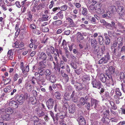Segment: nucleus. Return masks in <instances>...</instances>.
Masks as SVG:
<instances>
[{"mask_svg": "<svg viewBox=\"0 0 125 125\" xmlns=\"http://www.w3.org/2000/svg\"><path fill=\"white\" fill-rule=\"evenodd\" d=\"M80 26L82 28H84L87 30H89V28L88 27H87V26L86 25L83 24H82L80 25Z\"/></svg>", "mask_w": 125, "mask_h": 125, "instance_id": "obj_52", "label": "nucleus"}, {"mask_svg": "<svg viewBox=\"0 0 125 125\" xmlns=\"http://www.w3.org/2000/svg\"><path fill=\"white\" fill-rule=\"evenodd\" d=\"M97 40L98 42L100 45H102L103 44L104 42V39L102 36L100 35L97 38Z\"/></svg>", "mask_w": 125, "mask_h": 125, "instance_id": "obj_19", "label": "nucleus"}, {"mask_svg": "<svg viewBox=\"0 0 125 125\" xmlns=\"http://www.w3.org/2000/svg\"><path fill=\"white\" fill-rule=\"evenodd\" d=\"M5 110V112L8 115L11 114L13 112V110L10 107L7 108Z\"/></svg>", "mask_w": 125, "mask_h": 125, "instance_id": "obj_23", "label": "nucleus"}, {"mask_svg": "<svg viewBox=\"0 0 125 125\" xmlns=\"http://www.w3.org/2000/svg\"><path fill=\"white\" fill-rule=\"evenodd\" d=\"M125 124V121H121L117 125H124Z\"/></svg>", "mask_w": 125, "mask_h": 125, "instance_id": "obj_64", "label": "nucleus"}, {"mask_svg": "<svg viewBox=\"0 0 125 125\" xmlns=\"http://www.w3.org/2000/svg\"><path fill=\"white\" fill-rule=\"evenodd\" d=\"M34 75L35 76V78L37 80V81H38L39 79H41V76L40 75L39 73L36 72L35 73Z\"/></svg>", "mask_w": 125, "mask_h": 125, "instance_id": "obj_32", "label": "nucleus"}, {"mask_svg": "<svg viewBox=\"0 0 125 125\" xmlns=\"http://www.w3.org/2000/svg\"><path fill=\"white\" fill-rule=\"evenodd\" d=\"M39 120L38 121H34V125H40L41 123L39 122Z\"/></svg>", "mask_w": 125, "mask_h": 125, "instance_id": "obj_59", "label": "nucleus"}, {"mask_svg": "<svg viewBox=\"0 0 125 125\" xmlns=\"http://www.w3.org/2000/svg\"><path fill=\"white\" fill-rule=\"evenodd\" d=\"M76 36L77 40L79 42H80L81 40H83L84 39V37L80 32H78L77 33Z\"/></svg>", "mask_w": 125, "mask_h": 125, "instance_id": "obj_16", "label": "nucleus"}, {"mask_svg": "<svg viewBox=\"0 0 125 125\" xmlns=\"http://www.w3.org/2000/svg\"><path fill=\"white\" fill-rule=\"evenodd\" d=\"M85 100L84 98H81L80 99V100L77 104V106L79 107H81V106L83 105L85 103Z\"/></svg>", "mask_w": 125, "mask_h": 125, "instance_id": "obj_18", "label": "nucleus"}, {"mask_svg": "<svg viewBox=\"0 0 125 125\" xmlns=\"http://www.w3.org/2000/svg\"><path fill=\"white\" fill-rule=\"evenodd\" d=\"M22 70L23 73L24 74L25 73V72H28L29 71V66L28 65H27L25 67H24L23 69H22Z\"/></svg>", "mask_w": 125, "mask_h": 125, "instance_id": "obj_30", "label": "nucleus"}, {"mask_svg": "<svg viewBox=\"0 0 125 125\" xmlns=\"http://www.w3.org/2000/svg\"><path fill=\"white\" fill-rule=\"evenodd\" d=\"M49 10H45L44 12V14L43 15H48L49 14Z\"/></svg>", "mask_w": 125, "mask_h": 125, "instance_id": "obj_53", "label": "nucleus"}, {"mask_svg": "<svg viewBox=\"0 0 125 125\" xmlns=\"http://www.w3.org/2000/svg\"><path fill=\"white\" fill-rule=\"evenodd\" d=\"M97 43V42L95 39H91V44L92 46H94Z\"/></svg>", "mask_w": 125, "mask_h": 125, "instance_id": "obj_36", "label": "nucleus"}, {"mask_svg": "<svg viewBox=\"0 0 125 125\" xmlns=\"http://www.w3.org/2000/svg\"><path fill=\"white\" fill-rule=\"evenodd\" d=\"M19 49H21L23 47L24 45V43L21 42L19 41Z\"/></svg>", "mask_w": 125, "mask_h": 125, "instance_id": "obj_42", "label": "nucleus"}, {"mask_svg": "<svg viewBox=\"0 0 125 125\" xmlns=\"http://www.w3.org/2000/svg\"><path fill=\"white\" fill-rule=\"evenodd\" d=\"M53 23L54 25L59 26L62 24V22L60 20H58L53 22Z\"/></svg>", "mask_w": 125, "mask_h": 125, "instance_id": "obj_28", "label": "nucleus"}, {"mask_svg": "<svg viewBox=\"0 0 125 125\" xmlns=\"http://www.w3.org/2000/svg\"><path fill=\"white\" fill-rule=\"evenodd\" d=\"M51 51L52 53H53L55 52V49L52 46H51L50 48Z\"/></svg>", "mask_w": 125, "mask_h": 125, "instance_id": "obj_62", "label": "nucleus"}, {"mask_svg": "<svg viewBox=\"0 0 125 125\" xmlns=\"http://www.w3.org/2000/svg\"><path fill=\"white\" fill-rule=\"evenodd\" d=\"M100 80L103 83H105L106 81V78L103 74H101L100 76Z\"/></svg>", "mask_w": 125, "mask_h": 125, "instance_id": "obj_25", "label": "nucleus"}, {"mask_svg": "<svg viewBox=\"0 0 125 125\" xmlns=\"http://www.w3.org/2000/svg\"><path fill=\"white\" fill-rule=\"evenodd\" d=\"M18 78V75L17 74H16L14 77L13 80L14 81H16Z\"/></svg>", "mask_w": 125, "mask_h": 125, "instance_id": "obj_58", "label": "nucleus"}, {"mask_svg": "<svg viewBox=\"0 0 125 125\" xmlns=\"http://www.w3.org/2000/svg\"><path fill=\"white\" fill-rule=\"evenodd\" d=\"M99 102L97 100L95 99H91V106H93L94 105V104H95V108H96L97 107L98 105Z\"/></svg>", "mask_w": 125, "mask_h": 125, "instance_id": "obj_21", "label": "nucleus"}, {"mask_svg": "<svg viewBox=\"0 0 125 125\" xmlns=\"http://www.w3.org/2000/svg\"><path fill=\"white\" fill-rule=\"evenodd\" d=\"M104 54V53L100 51H98L97 52V57L98 58H99L100 57L102 56L103 54Z\"/></svg>", "mask_w": 125, "mask_h": 125, "instance_id": "obj_48", "label": "nucleus"}, {"mask_svg": "<svg viewBox=\"0 0 125 125\" xmlns=\"http://www.w3.org/2000/svg\"><path fill=\"white\" fill-rule=\"evenodd\" d=\"M105 44L106 45H109L110 43V40L109 38L105 39Z\"/></svg>", "mask_w": 125, "mask_h": 125, "instance_id": "obj_50", "label": "nucleus"}, {"mask_svg": "<svg viewBox=\"0 0 125 125\" xmlns=\"http://www.w3.org/2000/svg\"><path fill=\"white\" fill-rule=\"evenodd\" d=\"M55 97L57 99H60L61 98V95L59 92H56L55 93Z\"/></svg>", "mask_w": 125, "mask_h": 125, "instance_id": "obj_31", "label": "nucleus"}, {"mask_svg": "<svg viewBox=\"0 0 125 125\" xmlns=\"http://www.w3.org/2000/svg\"><path fill=\"white\" fill-rule=\"evenodd\" d=\"M56 87L59 89H62V86L61 85L59 84H56Z\"/></svg>", "mask_w": 125, "mask_h": 125, "instance_id": "obj_60", "label": "nucleus"}, {"mask_svg": "<svg viewBox=\"0 0 125 125\" xmlns=\"http://www.w3.org/2000/svg\"><path fill=\"white\" fill-rule=\"evenodd\" d=\"M117 25L118 27V28H119V29H122L123 28V26L121 23H118Z\"/></svg>", "mask_w": 125, "mask_h": 125, "instance_id": "obj_51", "label": "nucleus"}, {"mask_svg": "<svg viewBox=\"0 0 125 125\" xmlns=\"http://www.w3.org/2000/svg\"><path fill=\"white\" fill-rule=\"evenodd\" d=\"M123 7L121 6L118 7L116 10L119 12V14L121 16H123L124 14V11L123 10Z\"/></svg>", "mask_w": 125, "mask_h": 125, "instance_id": "obj_12", "label": "nucleus"}, {"mask_svg": "<svg viewBox=\"0 0 125 125\" xmlns=\"http://www.w3.org/2000/svg\"><path fill=\"white\" fill-rule=\"evenodd\" d=\"M15 100L21 104H22L23 102V97L20 95L16 96L15 98Z\"/></svg>", "mask_w": 125, "mask_h": 125, "instance_id": "obj_11", "label": "nucleus"}, {"mask_svg": "<svg viewBox=\"0 0 125 125\" xmlns=\"http://www.w3.org/2000/svg\"><path fill=\"white\" fill-rule=\"evenodd\" d=\"M115 71V69L112 66H110L109 67V68L108 70L106 71V74H108V73L109 74H111L114 73Z\"/></svg>", "mask_w": 125, "mask_h": 125, "instance_id": "obj_17", "label": "nucleus"}, {"mask_svg": "<svg viewBox=\"0 0 125 125\" xmlns=\"http://www.w3.org/2000/svg\"><path fill=\"white\" fill-rule=\"evenodd\" d=\"M46 78L47 80L50 81L52 83L55 82L56 81V77L54 74H52L50 75H46Z\"/></svg>", "mask_w": 125, "mask_h": 125, "instance_id": "obj_8", "label": "nucleus"}, {"mask_svg": "<svg viewBox=\"0 0 125 125\" xmlns=\"http://www.w3.org/2000/svg\"><path fill=\"white\" fill-rule=\"evenodd\" d=\"M83 10L82 11V14L84 15H86L87 14V10L86 9L84 8L83 7L82 8Z\"/></svg>", "mask_w": 125, "mask_h": 125, "instance_id": "obj_37", "label": "nucleus"}, {"mask_svg": "<svg viewBox=\"0 0 125 125\" xmlns=\"http://www.w3.org/2000/svg\"><path fill=\"white\" fill-rule=\"evenodd\" d=\"M75 107L74 104H73L70 105L69 108V113L71 114L74 113L75 110Z\"/></svg>", "mask_w": 125, "mask_h": 125, "instance_id": "obj_14", "label": "nucleus"}, {"mask_svg": "<svg viewBox=\"0 0 125 125\" xmlns=\"http://www.w3.org/2000/svg\"><path fill=\"white\" fill-rule=\"evenodd\" d=\"M33 32L35 34L38 35H39L41 33V31L37 29L34 30L33 31Z\"/></svg>", "mask_w": 125, "mask_h": 125, "instance_id": "obj_46", "label": "nucleus"}, {"mask_svg": "<svg viewBox=\"0 0 125 125\" xmlns=\"http://www.w3.org/2000/svg\"><path fill=\"white\" fill-rule=\"evenodd\" d=\"M101 52L104 53V52L105 51V48L104 46H103L101 48Z\"/></svg>", "mask_w": 125, "mask_h": 125, "instance_id": "obj_63", "label": "nucleus"}, {"mask_svg": "<svg viewBox=\"0 0 125 125\" xmlns=\"http://www.w3.org/2000/svg\"><path fill=\"white\" fill-rule=\"evenodd\" d=\"M36 82H38V81L35 78V77H33L31 80V82L32 84H33V86L35 85Z\"/></svg>", "mask_w": 125, "mask_h": 125, "instance_id": "obj_40", "label": "nucleus"}, {"mask_svg": "<svg viewBox=\"0 0 125 125\" xmlns=\"http://www.w3.org/2000/svg\"><path fill=\"white\" fill-rule=\"evenodd\" d=\"M75 86L76 90L80 91L82 90L84 88V85L80 83H78Z\"/></svg>", "mask_w": 125, "mask_h": 125, "instance_id": "obj_15", "label": "nucleus"}, {"mask_svg": "<svg viewBox=\"0 0 125 125\" xmlns=\"http://www.w3.org/2000/svg\"><path fill=\"white\" fill-rule=\"evenodd\" d=\"M94 87L100 89L102 85L101 82L95 80L92 83Z\"/></svg>", "mask_w": 125, "mask_h": 125, "instance_id": "obj_9", "label": "nucleus"}, {"mask_svg": "<svg viewBox=\"0 0 125 125\" xmlns=\"http://www.w3.org/2000/svg\"><path fill=\"white\" fill-rule=\"evenodd\" d=\"M7 104L10 106H12L14 108H17L18 107V104L15 101L12 100V99L7 101Z\"/></svg>", "mask_w": 125, "mask_h": 125, "instance_id": "obj_3", "label": "nucleus"}, {"mask_svg": "<svg viewBox=\"0 0 125 125\" xmlns=\"http://www.w3.org/2000/svg\"><path fill=\"white\" fill-rule=\"evenodd\" d=\"M116 10V8L114 6L112 7V9L111 10V13H113Z\"/></svg>", "mask_w": 125, "mask_h": 125, "instance_id": "obj_61", "label": "nucleus"}, {"mask_svg": "<svg viewBox=\"0 0 125 125\" xmlns=\"http://www.w3.org/2000/svg\"><path fill=\"white\" fill-rule=\"evenodd\" d=\"M46 75H50V74L51 73L50 71L49 70H47L45 71Z\"/></svg>", "mask_w": 125, "mask_h": 125, "instance_id": "obj_54", "label": "nucleus"}, {"mask_svg": "<svg viewBox=\"0 0 125 125\" xmlns=\"http://www.w3.org/2000/svg\"><path fill=\"white\" fill-rule=\"evenodd\" d=\"M77 120L80 125H85L86 121L83 116H81L78 117Z\"/></svg>", "mask_w": 125, "mask_h": 125, "instance_id": "obj_13", "label": "nucleus"}, {"mask_svg": "<svg viewBox=\"0 0 125 125\" xmlns=\"http://www.w3.org/2000/svg\"><path fill=\"white\" fill-rule=\"evenodd\" d=\"M111 23H112V26L113 27L114 30V29H116V31H120V30H119L118 29H117V27H116V26H115V23L114 21H112Z\"/></svg>", "mask_w": 125, "mask_h": 125, "instance_id": "obj_44", "label": "nucleus"}, {"mask_svg": "<svg viewBox=\"0 0 125 125\" xmlns=\"http://www.w3.org/2000/svg\"><path fill=\"white\" fill-rule=\"evenodd\" d=\"M71 67L73 69H76L77 68V66L75 63L72 62L70 64Z\"/></svg>", "mask_w": 125, "mask_h": 125, "instance_id": "obj_47", "label": "nucleus"}, {"mask_svg": "<svg viewBox=\"0 0 125 125\" xmlns=\"http://www.w3.org/2000/svg\"><path fill=\"white\" fill-rule=\"evenodd\" d=\"M7 56L9 59L10 60H12L13 57V52L11 50L9 51L7 54Z\"/></svg>", "mask_w": 125, "mask_h": 125, "instance_id": "obj_22", "label": "nucleus"}, {"mask_svg": "<svg viewBox=\"0 0 125 125\" xmlns=\"http://www.w3.org/2000/svg\"><path fill=\"white\" fill-rule=\"evenodd\" d=\"M28 96L27 93H26L24 94L23 95L24 99L25 100H26L28 97Z\"/></svg>", "mask_w": 125, "mask_h": 125, "instance_id": "obj_57", "label": "nucleus"}, {"mask_svg": "<svg viewBox=\"0 0 125 125\" xmlns=\"http://www.w3.org/2000/svg\"><path fill=\"white\" fill-rule=\"evenodd\" d=\"M49 17L48 15H43L42 18H40L39 20L41 21H47L48 20V19Z\"/></svg>", "mask_w": 125, "mask_h": 125, "instance_id": "obj_26", "label": "nucleus"}, {"mask_svg": "<svg viewBox=\"0 0 125 125\" xmlns=\"http://www.w3.org/2000/svg\"><path fill=\"white\" fill-rule=\"evenodd\" d=\"M67 6L66 5H64L61 6L60 7L61 10H62L65 11L67 9Z\"/></svg>", "mask_w": 125, "mask_h": 125, "instance_id": "obj_41", "label": "nucleus"}, {"mask_svg": "<svg viewBox=\"0 0 125 125\" xmlns=\"http://www.w3.org/2000/svg\"><path fill=\"white\" fill-rule=\"evenodd\" d=\"M15 4L16 6L18 8H20L21 7V5L20 4V2L17 1L15 2Z\"/></svg>", "mask_w": 125, "mask_h": 125, "instance_id": "obj_55", "label": "nucleus"}, {"mask_svg": "<svg viewBox=\"0 0 125 125\" xmlns=\"http://www.w3.org/2000/svg\"><path fill=\"white\" fill-rule=\"evenodd\" d=\"M56 15L60 19H62L63 18V15L62 14V11H60L58 12Z\"/></svg>", "mask_w": 125, "mask_h": 125, "instance_id": "obj_33", "label": "nucleus"}, {"mask_svg": "<svg viewBox=\"0 0 125 125\" xmlns=\"http://www.w3.org/2000/svg\"><path fill=\"white\" fill-rule=\"evenodd\" d=\"M102 121L105 123H108L110 121L109 119L108 118L104 117L102 118Z\"/></svg>", "mask_w": 125, "mask_h": 125, "instance_id": "obj_34", "label": "nucleus"}, {"mask_svg": "<svg viewBox=\"0 0 125 125\" xmlns=\"http://www.w3.org/2000/svg\"><path fill=\"white\" fill-rule=\"evenodd\" d=\"M107 83L111 84L112 85H114V83L113 82V80L112 79H111L110 80H108V81H106Z\"/></svg>", "mask_w": 125, "mask_h": 125, "instance_id": "obj_49", "label": "nucleus"}, {"mask_svg": "<svg viewBox=\"0 0 125 125\" xmlns=\"http://www.w3.org/2000/svg\"><path fill=\"white\" fill-rule=\"evenodd\" d=\"M90 104L89 103H86L85 106L87 110H89L90 108Z\"/></svg>", "mask_w": 125, "mask_h": 125, "instance_id": "obj_56", "label": "nucleus"}, {"mask_svg": "<svg viewBox=\"0 0 125 125\" xmlns=\"http://www.w3.org/2000/svg\"><path fill=\"white\" fill-rule=\"evenodd\" d=\"M105 5H103L101 7L99 4V7H98L97 12L100 14H103L105 12Z\"/></svg>", "mask_w": 125, "mask_h": 125, "instance_id": "obj_10", "label": "nucleus"}, {"mask_svg": "<svg viewBox=\"0 0 125 125\" xmlns=\"http://www.w3.org/2000/svg\"><path fill=\"white\" fill-rule=\"evenodd\" d=\"M1 117L3 119L6 121L9 120L10 119V115L7 114L4 115H2Z\"/></svg>", "mask_w": 125, "mask_h": 125, "instance_id": "obj_24", "label": "nucleus"}, {"mask_svg": "<svg viewBox=\"0 0 125 125\" xmlns=\"http://www.w3.org/2000/svg\"><path fill=\"white\" fill-rule=\"evenodd\" d=\"M45 82V79L43 77H41V79L38 81V83L44 85V83Z\"/></svg>", "mask_w": 125, "mask_h": 125, "instance_id": "obj_29", "label": "nucleus"}, {"mask_svg": "<svg viewBox=\"0 0 125 125\" xmlns=\"http://www.w3.org/2000/svg\"><path fill=\"white\" fill-rule=\"evenodd\" d=\"M55 51L56 52L58 56H59L60 54L61 55L62 54V52L60 50H58L57 49H55Z\"/></svg>", "mask_w": 125, "mask_h": 125, "instance_id": "obj_45", "label": "nucleus"}, {"mask_svg": "<svg viewBox=\"0 0 125 125\" xmlns=\"http://www.w3.org/2000/svg\"><path fill=\"white\" fill-rule=\"evenodd\" d=\"M110 57L108 55H106L103 57L99 61L98 63L100 64H104L107 63L110 59Z\"/></svg>", "mask_w": 125, "mask_h": 125, "instance_id": "obj_5", "label": "nucleus"}, {"mask_svg": "<svg viewBox=\"0 0 125 125\" xmlns=\"http://www.w3.org/2000/svg\"><path fill=\"white\" fill-rule=\"evenodd\" d=\"M111 74H109V73L106 74V79H107L106 81H108V80H110L111 79H112V76L110 75Z\"/></svg>", "mask_w": 125, "mask_h": 125, "instance_id": "obj_43", "label": "nucleus"}, {"mask_svg": "<svg viewBox=\"0 0 125 125\" xmlns=\"http://www.w3.org/2000/svg\"><path fill=\"white\" fill-rule=\"evenodd\" d=\"M98 7H99V4H97L95 6L91 4L89 7V10L90 12L94 14L95 12H97Z\"/></svg>", "mask_w": 125, "mask_h": 125, "instance_id": "obj_2", "label": "nucleus"}, {"mask_svg": "<svg viewBox=\"0 0 125 125\" xmlns=\"http://www.w3.org/2000/svg\"><path fill=\"white\" fill-rule=\"evenodd\" d=\"M110 57L108 55H106L103 57L99 61L98 63L100 64H104L107 63L110 59Z\"/></svg>", "mask_w": 125, "mask_h": 125, "instance_id": "obj_4", "label": "nucleus"}, {"mask_svg": "<svg viewBox=\"0 0 125 125\" xmlns=\"http://www.w3.org/2000/svg\"><path fill=\"white\" fill-rule=\"evenodd\" d=\"M25 87L29 91H30L32 89V87L31 85L28 83H26Z\"/></svg>", "mask_w": 125, "mask_h": 125, "instance_id": "obj_27", "label": "nucleus"}, {"mask_svg": "<svg viewBox=\"0 0 125 125\" xmlns=\"http://www.w3.org/2000/svg\"><path fill=\"white\" fill-rule=\"evenodd\" d=\"M54 104V102L52 99H49L46 102V105L49 109H51L52 108Z\"/></svg>", "mask_w": 125, "mask_h": 125, "instance_id": "obj_6", "label": "nucleus"}, {"mask_svg": "<svg viewBox=\"0 0 125 125\" xmlns=\"http://www.w3.org/2000/svg\"><path fill=\"white\" fill-rule=\"evenodd\" d=\"M62 76L64 78H65V82L66 83L69 80V78L68 75L65 73L63 74L62 75Z\"/></svg>", "mask_w": 125, "mask_h": 125, "instance_id": "obj_38", "label": "nucleus"}, {"mask_svg": "<svg viewBox=\"0 0 125 125\" xmlns=\"http://www.w3.org/2000/svg\"><path fill=\"white\" fill-rule=\"evenodd\" d=\"M70 94L68 93H66L64 94V99H63L62 101V103H65V104H66L67 105H68V104L66 103V101L69 100L71 98V97L70 96Z\"/></svg>", "mask_w": 125, "mask_h": 125, "instance_id": "obj_7", "label": "nucleus"}, {"mask_svg": "<svg viewBox=\"0 0 125 125\" xmlns=\"http://www.w3.org/2000/svg\"><path fill=\"white\" fill-rule=\"evenodd\" d=\"M105 25L106 26V27L108 29L112 30H114L113 27L112 26L111 24L110 23H107Z\"/></svg>", "mask_w": 125, "mask_h": 125, "instance_id": "obj_35", "label": "nucleus"}, {"mask_svg": "<svg viewBox=\"0 0 125 125\" xmlns=\"http://www.w3.org/2000/svg\"><path fill=\"white\" fill-rule=\"evenodd\" d=\"M19 41H17L13 44L12 46L13 47H15L16 48H19Z\"/></svg>", "mask_w": 125, "mask_h": 125, "instance_id": "obj_39", "label": "nucleus"}, {"mask_svg": "<svg viewBox=\"0 0 125 125\" xmlns=\"http://www.w3.org/2000/svg\"><path fill=\"white\" fill-rule=\"evenodd\" d=\"M47 58L46 54L44 52H40L37 55V59L38 61H40L44 62Z\"/></svg>", "mask_w": 125, "mask_h": 125, "instance_id": "obj_1", "label": "nucleus"}, {"mask_svg": "<svg viewBox=\"0 0 125 125\" xmlns=\"http://www.w3.org/2000/svg\"><path fill=\"white\" fill-rule=\"evenodd\" d=\"M66 19L69 22V25L70 27H74L75 26L74 22H73V20L70 18H67Z\"/></svg>", "mask_w": 125, "mask_h": 125, "instance_id": "obj_20", "label": "nucleus"}]
</instances>
